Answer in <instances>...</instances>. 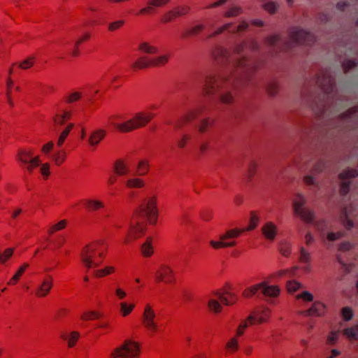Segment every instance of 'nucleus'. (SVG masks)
Segmentation results:
<instances>
[{"label": "nucleus", "instance_id": "obj_1", "mask_svg": "<svg viewBox=\"0 0 358 358\" xmlns=\"http://www.w3.org/2000/svg\"><path fill=\"white\" fill-rule=\"evenodd\" d=\"M259 45L255 40L238 44L233 52L222 48H217L214 52L216 62L227 66L225 73L220 75H207L201 83L203 93L224 104H229L234 100L233 91L238 85L246 83L252 73L257 68L256 64L246 58L245 51H256Z\"/></svg>", "mask_w": 358, "mask_h": 358}, {"label": "nucleus", "instance_id": "obj_2", "mask_svg": "<svg viewBox=\"0 0 358 358\" xmlns=\"http://www.w3.org/2000/svg\"><path fill=\"white\" fill-rule=\"evenodd\" d=\"M315 40V37L312 33L295 27L290 29L287 38H283L280 35L275 34L266 37L264 44L266 50L273 57L282 50L292 49L296 45H311Z\"/></svg>", "mask_w": 358, "mask_h": 358}, {"label": "nucleus", "instance_id": "obj_3", "mask_svg": "<svg viewBox=\"0 0 358 358\" xmlns=\"http://www.w3.org/2000/svg\"><path fill=\"white\" fill-rule=\"evenodd\" d=\"M157 197L155 195L145 198L129 221V236L137 238L145 230L144 221L147 219L150 224H156L158 215Z\"/></svg>", "mask_w": 358, "mask_h": 358}, {"label": "nucleus", "instance_id": "obj_4", "mask_svg": "<svg viewBox=\"0 0 358 358\" xmlns=\"http://www.w3.org/2000/svg\"><path fill=\"white\" fill-rule=\"evenodd\" d=\"M259 222V217L255 215V213H251V217L250 220V225L246 229H233L227 230L224 234H221L219 236V241H210V245L214 249L225 248L234 247L236 245L235 241H227L228 239H232L238 238L243 232L245 231L253 230L257 226Z\"/></svg>", "mask_w": 358, "mask_h": 358}, {"label": "nucleus", "instance_id": "obj_5", "mask_svg": "<svg viewBox=\"0 0 358 358\" xmlns=\"http://www.w3.org/2000/svg\"><path fill=\"white\" fill-rule=\"evenodd\" d=\"M154 117V114L150 113L138 112L135 115L122 122L117 123L115 120L120 119L119 115H113L110 117V124L117 128L120 131L128 133L138 128L145 127Z\"/></svg>", "mask_w": 358, "mask_h": 358}, {"label": "nucleus", "instance_id": "obj_6", "mask_svg": "<svg viewBox=\"0 0 358 358\" xmlns=\"http://www.w3.org/2000/svg\"><path fill=\"white\" fill-rule=\"evenodd\" d=\"M310 166H312V167L308 171V173L303 176V182L308 186L317 187L318 182L314 176L322 173L325 169L326 162L323 159H320L316 160L315 157L308 156L302 159L300 169L303 171H306L309 169Z\"/></svg>", "mask_w": 358, "mask_h": 358}, {"label": "nucleus", "instance_id": "obj_7", "mask_svg": "<svg viewBox=\"0 0 358 358\" xmlns=\"http://www.w3.org/2000/svg\"><path fill=\"white\" fill-rule=\"evenodd\" d=\"M106 249L107 245L103 240H99L86 245L81 252V259L87 268L98 267L101 262H96L95 257L97 255L102 257Z\"/></svg>", "mask_w": 358, "mask_h": 358}, {"label": "nucleus", "instance_id": "obj_8", "mask_svg": "<svg viewBox=\"0 0 358 358\" xmlns=\"http://www.w3.org/2000/svg\"><path fill=\"white\" fill-rule=\"evenodd\" d=\"M214 123V120L205 118L199 124H195L192 131H186L182 133L177 141L179 148L184 149L188 144L194 145V139L196 136V131L201 134L206 131L208 127Z\"/></svg>", "mask_w": 358, "mask_h": 358}, {"label": "nucleus", "instance_id": "obj_9", "mask_svg": "<svg viewBox=\"0 0 358 358\" xmlns=\"http://www.w3.org/2000/svg\"><path fill=\"white\" fill-rule=\"evenodd\" d=\"M138 354V344L132 341L126 340L122 345L114 349L110 357L112 358H136Z\"/></svg>", "mask_w": 358, "mask_h": 358}, {"label": "nucleus", "instance_id": "obj_10", "mask_svg": "<svg viewBox=\"0 0 358 358\" xmlns=\"http://www.w3.org/2000/svg\"><path fill=\"white\" fill-rule=\"evenodd\" d=\"M259 291H260L264 296L271 297L277 296L280 293V289L278 286H270L268 285L266 282H263L260 284L255 285L246 289L243 292V296L245 297H251L252 296L256 294Z\"/></svg>", "mask_w": 358, "mask_h": 358}, {"label": "nucleus", "instance_id": "obj_11", "mask_svg": "<svg viewBox=\"0 0 358 358\" xmlns=\"http://www.w3.org/2000/svg\"><path fill=\"white\" fill-rule=\"evenodd\" d=\"M306 199L304 196L298 194L296 199L293 203L294 212L295 215L300 217L303 221L312 223L314 220L315 216L313 211L303 207Z\"/></svg>", "mask_w": 358, "mask_h": 358}, {"label": "nucleus", "instance_id": "obj_12", "mask_svg": "<svg viewBox=\"0 0 358 358\" xmlns=\"http://www.w3.org/2000/svg\"><path fill=\"white\" fill-rule=\"evenodd\" d=\"M315 83L327 96H329L335 88L334 79L328 70L317 76Z\"/></svg>", "mask_w": 358, "mask_h": 358}, {"label": "nucleus", "instance_id": "obj_13", "mask_svg": "<svg viewBox=\"0 0 358 358\" xmlns=\"http://www.w3.org/2000/svg\"><path fill=\"white\" fill-rule=\"evenodd\" d=\"M248 23L245 21L241 22V23L237 26L232 23H227L208 34L207 36V38H212L225 31H227L231 34H237L239 36L242 32L246 31L248 29Z\"/></svg>", "mask_w": 358, "mask_h": 358}, {"label": "nucleus", "instance_id": "obj_14", "mask_svg": "<svg viewBox=\"0 0 358 358\" xmlns=\"http://www.w3.org/2000/svg\"><path fill=\"white\" fill-rule=\"evenodd\" d=\"M17 159L26 166L29 173H31L33 169L40 164L39 157H34L33 152L31 150H20L17 155Z\"/></svg>", "mask_w": 358, "mask_h": 358}, {"label": "nucleus", "instance_id": "obj_15", "mask_svg": "<svg viewBox=\"0 0 358 358\" xmlns=\"http://www.w3.org/2000/svg\"><path fill=\"white\" fill-rule=\"evenodd\" d=\"M203 108L201 106H198L195 108L188 110L183 114L176 122L173 124L176 129H181L186 124L190 123L194 121L202 113Z\"/></svg>", "mask_w": 358, "mask_h": 358}, {"label": "nucleus", "instance_id": "obj_16", "mask_svg": "<svg viewBox=\"0 0 358 358\" xmlns=\"http://www.w3.org/2000/svg\"><path fill=\"white\" fill-rule=\"evenodd\" d=\"M358 176L357 169H348L339 174V178L341 180L340 192L343 196L348 194L350 190V182L349 180Z\"/></svg>", "mask_w": 358, "mask_h": 358}, {"label": "nucleus", "instance_id": "obj_17", "mask_svg": "<svg viewBox=\"0 0 358 358\" xmlns=\"http://www.w3.org/2000/svg\"><path fill=\"white\" fill-rule=\"evenodd\" d=\"M156 315L151 306L147 304L143 314V324L150 332L154 333L158 330V325L156 323Z\"/></svg>", "mask_w": 358, "mask_h": 358}, {"label": "nucleus", "instance_id": "obj_18", "mask_svg": "<svg viewBox=\"0 0 358 358\" xmlns=\"http://www.w3.org/2000/svg\"><path fill=\"white\" fill-rule=\"evenodd\" d=\"M270 317L268 308H259L248 317L250 324L266 322Z\"/></svg>", "mask_w": 358, "mask_h": 358}, {"label": "nucleus", "instance_id": "obj_19", "mask_svg": "<svg viewBox=\"0 0 358 358\" xmlns=\"http://www.w3.org/2000/svg\"><path fill=\"white\" fill-rule=\"evenodd\" d=\"M155 274L158 282H174L173 271L167 265H161L159 269L156 271Z\"/></svg>", "mask_w": 358, "mask_h": 358}, {"label": "nucleus", "instance_id": "obj_20", "mask_svg": "<svg viewBox=\"0 0 358 358\" xmlns=\"http://www.w3.org/2000/svg\"><path fill=\"white\" fill-rule=\"evenodd\" d=\"M263 236L269 241H273L278 234V227L272 222H265L262 227Z\"/></svg>", "mask_w": 358, "mask_h": 358}, {"label": "nucleus", "instance_id": "obj_21", "mask_svg": "<svg viewBox=\"0 0 358 358\" xmlns=\"http://www.w3.org/2000/svg\"><path fill=\"white\" fill-rule=\"evenodd\" d=\"M325 311H326V306L320 302V301H315L312 306L302 312V314L305 316H312V315H315V316H322L323 315L324 313H325Z\"/></svg>", "mask_w": 358, "mask_h": 358}, {"label": "nucleus", "instance_id": "obj_22", "mask_svg": "<svg viewBox=\"0 0 358 358\" xmlns=\"http://www.w3.org/2000/svg\"><path fill=\"white\" fill-rule=\"evenodd\" d=\"M52 277L51 275L47 276V278L44 279L41 284L38 287L36 294L38 297L46 296L52 287Z\"/></svg>", "mask_w": 358, "mask_h": 358}, {"label": "nucleus", "instance_id": "obj_23", "mask_svg": "<svg viewBox=\"0 0 358 358\" xmlns=\"http://www.w3.org/2000/svg\"><path fill=\"white\" fill-rule=\"evenodd\" d=\"M106 131L103 129H97L94 131L88 139L89 144L92 146H96L106 136Z\"/></svg>", "mask_w": 358, "mask_h": 358}, {"label": "nucleus", "instance_id": "obj_24", "mask_svg": "<svg viewBox=\"0 0 358 358\" xmlns=\"http://www.w3.org/2000/svg\"><path fill=\"white\" fill-rule=\"evenodd\" d=\"M83 203H84L86 209L90 212L95 211L103 207V203L101 201L96 199H85L83 201Z\"/></svg>", "mask_w": 358, "mask_h": 358}, {"label": "nucleus", "instance_id": "obj_25", "mask_svg": "<svg viewBox=\"0 0 358 358\" xmlns=\"http://www.w3.org/2000/svg\"><path fill=\"white\" fill-rule=\"evenodd\" d=\"M227 296L217 292L215 293V295L218 298L222 303L226 306L234 304L236 301V297L231 293L227 292Z\"/></svg>", "mask_w": 358, "mask_h": 358}, {"label": "nucleus", "instance_id": "obj_26", "mask_svg": "<svg viewBox=\"0 0 358 358\" xmlns=\"http://www.w3.org/2000/svg\"><path fill=\"white\" fill-rule=\"evenodd\" d=\"M149 66H152V58H148V57H140L132 65V67L134 69H145Z\"/></svg>", "mask_w": 358, "mask_h": 358}, {"label": "nucleus", "instance_id": "obj_27", "mask_svg": "<svg viewBox=\"0 0 358 358\" xmlns=\"http://www.w3.org/2000/svg\"><path fill=\"white\" fill-rule=\"evenodd\" d=\"M113 170L117 176H124L129 172V169L122 160H117L114 163Z\"/></svg>", "mask_w": 358, "mask_h": 358}, {"label": "nucleus", "instance_id": "obj_28", "mask_svg": "<svg viewBox=\"0 0 358 358\" xmlns=\"http://www.w3.org/2000/svg\"><path fill=\"white\" fill-rule=\"evenodd\" d=\"M139 50L146 54H156L158 52V48L155 46L151 45L148 42H142L139 44Z\"/></svg>", "mask_w": 358, "mask_h": 358}, {"label": "nucleus", "instance_id": "obj_29", "mask_svg": "<svg viewBox=\"0 0 358 358\" xmlns=\"http://www.w3.org/2000/svg\"><path fill=\"white\" fill-rule=\"evenodd\" d=\"M204 29H205L204 24H196L194 27H192L191 29H187L185 31H184L182 34L181 36H182V38H185L189 36L196 35L199 32H201L202 30H203Z\"/></svg>", "mask_w": 358, "mask_h": 358}, {"label": "nucleus", "instance_id": "obj_30", "mask_svg": "<svg viewBox=\"0 0 358 358\" xmlns=\"http://www.w3.org/2000/svg\"><path fill=\"white\" fill-rule=\"evenodd\" d=\"M79 336L80 334L78 332L73 331L70 334L69 336L66 335V334H62L61 337L62 339L68 341L69 346L71 348L76 344L77 340L79 338Z\"/></svg>", "mask_w": 358, "mask_h": 358}, {"label": "nucleus", "instance_id": "obj_31", "mask_svg": "<svg viewBox=\"0 0 358 358\" xmlns=\"http://www.w3.org/2000/svg\"><path fill=\"white\" fill-rule=\"evenodd\" d=\"M343 332L348 338L358 340V324L353 327L345 328Z\"/></svg>", "mask_w": 358, "mask_h": 358}, {"label": "nucleus", "instance_id": "obj_32", "mask_svg": "<svg viewBox=\"0 0 358 358\" xmlns=\"http://www.w3.org/2000/svg\"><path fill=\"white\" fill-rule=\"evenodd\" d=\"M169 58V55H163L152 58V66H159L164 65L168 62Z\"/></svg>", "mask_w": 358, "mask_h": 358}, {"label": "nucleus", "instance_id": "obj_33", "mask_svg": "<svg viewBox=\"0 0 358 358\" xmlns=\"http://www.w3.org/2000/svg\"><path fill=\"white\" fill-rule=\"evenodd\" d=\"M73 127V124H69L66 128H65L63 131L61 133V134L59 136L58 141L57 142V146L60 147L63 145L65 139L68 136L70 131Z\"/></svg>", "mask_w": 358, "mask_h": 358}, {"label": "nucleus", "instance_id": "obj_34", "mask_svg": "<svg viewBox=\"0 0 358 358\" xmlns=\"http://www.w3.org/2000/svg\"><path fill=\"white\" fill-rule=\"evenodd\" d=\"M134 304H128L126 302L120 303V311L123 317L128 315L134 308Z\"/></svg>", "mask_w": 358, "mask_h": 358}, {"label": "nucleus", "instance_id": "obj_35", "mask_svg": "<svg viewBox=\"0 0 358 358\" xmlns=\"http://www.w3.org/2000/svg\"><path fill=\"white\" fill-rule=\"evenodd\" d=\"M341 219L343 225L348 229H350L353 227V222L349 218L348 209L345 208L342 211Z\"/></svg>", "mask_w": 358, "mask_h": 358}, {"label": "nucleus", "instance_id": "obj_36", "mask_svg": "<svg viewBox=\"0 0 358 358\" xmlns=\"http://www.w3.org/2000/svg\"><path fill=\"white\" fill-rule=\"evenodd\" d=\"M208 306L211 311L220 313L222 310V306L217 299H210L208 301Z\"/></svg>", "mask_w": 358, "mask_h": 358}, {"label": "nucleus", "instance_id": "obj_37", "mask_svg": "<svg viewBox=\"0 0 358 358\" xmlns=\"http://www.w3.org/2000/svg\"><path fill=\"white\" fill-rule=\"evenodd\" d=\"M28 266H29L28 264H24L23 266H22L19 268V270L17 271V273L13 275V277L10 280V281L8 282V285L15 284L20 279L21 275L24 273V271Z\"/></svg>", "mask_w": 358, "mask_h": 358}, {"label": "nucleus", "instance_id": "obj_38", "mask_svg": "<svg viewBox=\"0 0 358 358\" xmlns=\"http://www.w3.org/2000/svg\"><path fill=\"white\" fill-rule=\"evenodd\" d=\"M151 241V238H149L142 245V253L145 257L150 256L153 252Z\"/></svg>", "mask_w": 358, "mask_h": 358}, {"label": "nucleus", "instance_id": "obj_39", "mask_svg": "<svg viewBox=\"0 0 358 358\" xmlns=\"http://www.w3.org/2000/svg\"><path fill=\"white\" fill-rule=\"evenodd\" d=\"M263 8L271 14L277 12L279 8V4L274 1H269L263 5Z\"/></svg>", "mask_w": 358, "mask_h": 358}, {"label": "nucleus", "instance_id": "obj_40", "mask_svg": "<svg viewBox=\"0 0 358 358\" xmlns=\"http://www.w3.org/2000/svg\"><path fill=\"white\" fill-rule=\"evenodd\" d=\"M127 186L128 187L132 188V187H136L140 188L144 186V182L139 178H131L129 179L127 182Z\"/></svg>", "mask_w": 358, "mask_h": 358}, {"label": "nucleus", "instance_id": "obj_41", "mask_svg": "<svg viewBox=\"0 0 358 358\" xmlns=\"http://www.w3.org/2000/svg\"><path fill=\"white\" fill-rule=\"evenodd\" d=\"M226 348L231 352H234L238 350V342L236 336L229 339L226 344Z\"/></svg>", "mask_w": 358, "mask_h": 358}, {"label": "nucleus", "instance_id": "obj_42", "mask_svg": "<svg viewBox=\"0 0 358 358\" xmlns=\"http://www.w3.org/2000/svg\"><path fill=\"white\" fill-rule=\"evenodd\" d=\"M242 8L239 6H232L231 8H230L224 14V15L227 17H236L238 15H240L241 13H242Z\"/></svg>", "mask_w": 358, "mask_h": 358}, {"label": "nucleus", "instance_id": "obj_43", "mask_svg": "<svg viewBox=\"0 0 358 358\" xmlns=\"http://www.w3.org/2000/svg\"><path fill=\"white\" fill-rule=\"evenodd\" d=\"M148 162L145 160H141L138 165V174L139 176L145 175L148 171Z\"/></svg>", "mask_w": 358, "mask_h": 358}, {"label": "nucleus", "instance_id": "obj_44", "mask_svg": "<svg viewBox=\"0 0 358 358\" xmlns=\"http://www.w3.org/2000/svg\"><path fill=\"white\" fill-rule=\"evenodd\" d=\"M13 248H8L3 253L0 252V263L4 264L13 255Z\"/></svg>", "mask_w": 358, "mask_h": 358}, {"label": "nucleus", "instance_id": "obj_45", "mask_svg": "<svg viewBox=\"0 0 358 358\" xmlns=\"http://www.w3.org/2000/svg\"><path fill=\"white\" fill-rule=\"evenodd\" d=\"M280 253L285 256L288 257L291 253V245L289 243H282L280 247Z\"/></svg>", "mask_w": 358, "mask_h": 358}, {"label": "nucleus", "instance_id": "obj_46", "mask_svg": "<svg viewBox=\"0 0 358 358\" xmlns=\"http://www.w3.org/2000/svg\"><path fill=\"white\" fill-rule=\"evenodd\" d=\"M66 153L64 151L57 152L52 156V159L57 165H60L65 160Z\"/></svg>", "mask_w": 358, "mask_h": 358}, {"label": "nucleus", "instance_id": "obj_47", "mask_svg": "<svg viewBox=\"0 0 358 358\" xmlns=\"http://www.w3.org/2000/svg\"><path fill=\"white\" fill-rule=\"evenodd\" d=\"M34 57H29L23 62H22L20 64H19V67L22 69H28L31 68L34 65Z\"/></svg>", "mask_w": 358, "mask_h": 358}, {"label": "nucleus", "instance_id": "obj_48", "mask_svg": "<svg viewBox=\"0 0 358 358\" xmlns=\"http://www.w3.org/2000/svg\"><path fill=\"white\" fill-rule=\"evenodd\" d=\"M300 261L302 263L308 264L310 262V255L303 248L300 250Z\"/></svg>", "mask_w": 358, "mask_h": 358}, {"label": "nucleus", "instance_id": "obj_49", "mask_svg": "<svg viewBox=\"0 0 358 358\" xmlns=\"http://www.w3.org/2000/svg\"><path fill=\"white\" fill-rule=\"evenodd\" d=\"M353 315V311L350 307H344L342 309V316L345 320L349 321L352 320Z\"/></svg>", "mask_w": 358, "mask_h": 358}, {"label": "nucleus", "instance_id": "obj_50", "mask_svg": "<svg viewBox=\"0 0 358 358\" xmlns=\"http://www.w3.org/2000/svg\"><path fill=\"white\" fill-rule=\"evenodd\" d=\"M81 96H82L81 93H80L78 92H74L66 97V102L68 103H73V102L79 100L80 99Z\"/></svg>", "mask_w": 358, "mask_h": 358}, {"label": "nucleus", "instance_id": "obj_51", "mask_svg": "<svg viewBox=\"0 0 358 358\" xmlns=\"http://www.w3.org/2000/svg\"><path fill=\"white\" fill-rule=\"evenodd\" d=\"M267 92L271 96H275L278 92V85L275 82H271L267 85Z\"/></svg>", "mask_w": 358, "mask_h": 358}, {"label": "nucleus", "instance_id": "obj_52", "mask_svg": "<svg viewBox=\"0 0 358 358\" xmlns=\"http://www.w3.org/2000/svg\"><path fill=\"white\" fill-rule=\"evenodd\" d=\"M296 299H301L305 301L310 302L313 301L314 296L310 292L308 291H303L302 293L296 296Z\"/></svg>", "mask_w": 358, "mask_h": 358}, {"label": "nucleus", "instance_id": "obj_53", "mask_svg": "<svg viewBox=\"0 0 358 358\" xmlns=\"http://www.w3.org/2000/svg\"><path fill=\"white\" fill-rule=\"evenodd\" d=\"M99 316H100V315L99 313L95 312V311H90V312L84 313L81 316V319L83 320H88L99 318Z\"/></svg>", "mask_w": 358, "mask_h": 358}, {"label": "nucleus", "instance_id": "obj_54", "mask_svg": "<svg viewBox=\"0 0 358 358\" xmlns=\"http://www.w3.org/2000/svg\"><path fill=\"white\" fill-rule=\"evenodd\" d=\"M338 338V333L335 331H331L330 334L327 336V343L329 345H334Z\"/></svg>", "mask_w": 358, "mask_h": 358}, {"label": "nucleus", "instance_id": "obj_55", "mask_svg": "<svg viewBox=\"0 0 358 358\" xmlns=\"http://www.w3.org/2000/svg\"><path fill=\"white\" fill-rule=\"evenodd\" d=\"M300 286V283L296 281H289L287 284V288L289 292H296L299 289Z\"/></svg>", "mask_w": 358, "mask_h": 358}, {"label": "nucleus", "instance_id": "obj_56", "mask_svg": "<svg viewBox=\"0 0 358 358\" xmlns=\"http://www.w3.org/2000/svg\"><path fill=\"white\" fill-rule=\"evenodd\" d=\"M250 322L247 320L242 322L236 330V336H241L243 334L244 330L248 327Z\"/></svg>", "mask_w": 358, "mask_h": 358}, {"label": "nucleus", "instance_id": "obj_57", "mask_svg": "<svg viewBox=\"0 0 358 358\" xmlns=\"http://www.w3.org/2000/svg\"><path fill=\"white\" fill-rule=\"evenodd\" d=\"M257 166V165L255 162L252 161L250 163L247 171V176L248 177V178H251L255 175Z\"/></svg>", "mask_w": 358, "mask_h": 358}, {"label": "nucleus", "instance_id": "obj_58", "mask_svg": "<svg viewBox=\"0 0 358 358\" xmlns=\"http://www.w3.org/2000/svg\"><path fill=\"white\" fill-rule=\"evenodd\" d=\"M171 0H150L148 4L154 7H161L166 5Z\"/></svg>", "mask_w": 358, "mask_h": 358}, {"label": "nucleus", "instance_id": "obj_59", "mask_svg": "<svg viewBox=\"0 0 358 358\" xmlns=\"http://www.w3.org/2000/svg\"><path fill=\"white\" fill-rule=\"evenodd\" d=\"M124 23V20H117L113 22H111L108 24V29L110 31H115L116 29L120 28Z\"/></svg>", "mask_w": 358, "mask_h": 358}, {"label": "nucleus", "instance_id": "obj_60", "mask_svg": "<svg viewBox=\"0 0 358 358\" xmlns=\"http://www.w3.org/2000/svg\"><path fill=\"white\" fill-rule=\"evenodd\" d=\"M357 65V62L355 60H347L343 63V67L345 71H348L350 69L355 68Z\"/></svg>", "mask_w": 358, "mask_h": 358}, {"label": "nucleus", "instance_id": "obj_61", "mask_svg": "<svg viewBox=\"0 0 358 358\" xmlns=\"http://www.w3.org/2000/svg\"><path fill=\"white\" fill-rule=\"evenodd\" d=\"M180 16H183L189 12L190 7L187 5H180L176 6Z\"/></svg>", "mask_w": 358, "mask_h": 358}, {"label": "nucleus", "instance_id": "obj_62", "mask_svg": "<svg viewBox=\"0 0 358 358\" xmlns=\"http://www.w3.org/2000/svg\"><path fill=\"white\" fill-rule=\"evenodd\" d=\"M175 19L174 16H173V13H172V11L170 10L169 11H167L163 16L162 19V21L163 22H171L172 20H173Z\"/></svg>", "mask_w": 358, "mask_h": 358}, {"label": "nucleus", "instance_id": "obj_63", "mask_svg": "<svg viewBox=\"0 0 358 358\" xmlns=\"http://www.w3.org/2000/svg\"><path fill=\"white\" fill-rule=\"evenodd\" d=\"M343 236V234L341 232L338 233H334V232H329L327 234V238L328 240L331 241H334L338 239H339Z\"/></svg>", "mask_w": 358, "mask_h": 358}, {"label": "nucleus", "instance_id": "obj_64", "mask_svg": "<svg viewBox=\"0 0 358 358\" xmlns=\"http://www.w3.org/2000/svg\"><path fill=\"white\" fill-rule=\"evenodd\" d=\"M66 221L65 220H61L52 226V230H55V231L62 230L66 227Z\"/></svg>", "mask_w": 358, "mask_h": 358}]
</instances>
